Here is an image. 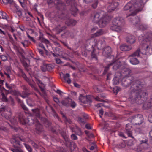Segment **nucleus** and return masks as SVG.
Here are the masks:
<instances>
[{"instance_id":"obj_16","label":"nucleus","mask_w":152,"mask_h":152,"mask_svg":"<svg viewBox=\"0 0 152 152\" xmlns=\"http://www.w3.org/2000/svg\"><path fill=\"white\" fill-rule=\"evenodd\" d=\"M105 42L102 39H100L98 40L95 45L99 50H103L105 45Z\"/></svg>"},{"instance_id":"obj_9","label":"nucleus","mask_w":152,"mask_h":152,"mask_svg":"<svg viewBox=\"0 0 152 152\" xmlns=\"http://www.w3.org/2000/svg\"><path fill=\"white\" fill-rule=\"evenodd\" d=\"M134 79V77L132 76L124 77L121 81V84L123 86L126 88L132 83Z\"/></svg>"},{"instance_id":"obj_58","label":"nucleus","mask_w":152,"mask_h":152,"mask_svg":"<svg viewBox=\"0 0 152 152\" xmlns=\"http://www.w3.org/2000/svg\"><path fill=\"white\" fill-rule=\"evenodd\" d=\"M66 28V26H64L59 29L58 31L59 33H60L64 31V30Z\"/></svg>"},{"instance_id":"obj_17","label":"nucleus","mask_w":152,"mask_h":152,"mask_svg":"<svg viewBox=\"0 0 152 152\" xmlns=\"http://www.w3.org/2000/svg\"><path fill=\"white\" fill-rule=\"evenodd\" d=\"M103 50L102 54L104 56L107 57L110 54L111 50L110 47L109 46L105 47L103 48Z\"/></svg>"},{"instance_id":"obj_27","label":"nucleus","mask_w":152,"mask_h":152,"mask_svg":"<svg viewBox=\"0 0 152 152\" xmlns=\"http://www.w3.org/2000/svg\"><path fill=\"white\" fill-rule=\"evenodd\" d=\"M104 33L102 29H100L95 33L92 34L91 37L94 38L99 37L103 34Z\"/></svg>"},{"instance_id":"obj_42","label":"nucleus","mask_w":152,"mask_h":152,"mask_svg":"<svg viewBox=\"0 0 152 152\" xmlns=\"http://www.w3.org/2000/svg\"><path fill=\"white\" fill-rule=\"evenodd\" d=\"M9 102H10L12 106H13L15 104V102L14 101V99L11 96H10L9 98V100H8V101Z\"/></svg>"},{"instance_id":"obj_38","label":"nucleus","mask_w":152,"mask_h":152,"mask_svg":"<svg viewBox=\"0 0 152 152\" xmlns=\"http://www.w3.org/2000/svg\"><path fill=\"white\" fill-rule=\"evenodd\" d=\"M9 93L13 95H19L20 92L15 90H11L10 91Z\"/></svg>"},{"instance_id":"obj_64","label":"nucleus","mask_w":152,"mask_h":152,"mask_svg":"<svg viewBox=\"0 0 152 152\" xmlns=\"http://www.w3.org/2000/svg\"><path fill=\"white\" fill-rule=\"evenodd\" d=\"M63 149L62 148L60 147L58 148L57 152H63Z\"/></svg>"},{"instance_id":"obj_28","label":"nucleus","mask_w":152,"mask_h":152,"mask_svg":"<svg viewBox=\"0 0 152 152\" xmlns=\"http://www.w3.org/2000/svg\"><path fill=\"white\" fill-rule=\"evenodd\" d=\"M130 58L129 61L132 64L135 65L139 63L138 60L135 57H129Z\"/></svg>"},{"instance_id":"obj_8","label":"nucleus","mask_w":152,"mask_h":152,"mask_svg":"<svg viewBox=\"0 0 152 152\" xmlns=\"http://www.w3.org/2000/svg\"><path fill=\"white\" fill-rule=\"evenodd\" d=\"M59 18L66 20L65 23L68 26H73L75 25L76 21L73 19L68 18L65 15L62 14L59 16Z\"/></svg>"},{"instance_id":"obj_62","label":"nucleus","mask_w":152,"mask_h":152,"mask_svg":"<svg viewBox=\"0 0 152 152\" xmlns=\"http://www.w3.org/2000/svg\"><path fill=\"white\" fill-rule=\"evenodd\" d=\"M55 60H56V63L57 64H60L61 63H62V61L60 59L57 58H55Z\"/></svg>"},{"instance_id":"obj_44","label":"nucleus","mask_w":152,"mask_h":152,"mask_svg":"<svg viewBox=\"0 0 152 152\" xmlns=\"http://www.w3.org/2000/svg\"><path fill=\"white\" fill-rule=\"evenodd\" d=\"M44 124L47 127L49 126L51 124L50 122L47 119H45Z\"/></svg>"},{"instance_id":"obj_37","label":"nucleus","mask_w":152,"mask_h":152,"mask_svg":"<svg viewBox=\"0 0 152 152\" xmlns=\"http://www.w3.org/2000/svg\"><path fill=\"white\" fill-rule=\"evenodd\" d=\"M0 15L2 17V19L7 20V15L5 12L3 11H1Z\"/></svg>"},{"instance_id":"obj_40","label":"nucleus","mask_w":152,"mask_h":152,"mask_svg":"<svg viewBox=\"0 0 152 152\" xmlns=\"http://www.w3.org/2000/svg\"><path fill=\"white\" fill-rule=\"evenodd\" d=\"M41 70L43 72H45L47 71V64H44L41 66Z\"/></svg>"},{"instance_id":"obj_35","label":"nucleus","mask_w":152,"mask_h":152,"mask_svg":"<svg viewBox=\"0 0 152 152\" xmlns=\"http://www.w3.org/2000/svg\"><path fill=\"white\" fill-rule=\"evenodd\" d=\"M31 94L30 93H27L26 92H23L22 94L20 93L19 95L20 96L23 98H26L28 96L30 95Z\"/></svg>"},{"instance_id":"obj_30","label":"nucleus","mask_w":152,"mask_h":152,"mask_svg":"<svg viewBox=\"0 0 152 152\" xmlns=\"http://www.w3.org/2000/svg\"><path fill=\"white\" fill-rule=\"evenodd\" d=\"M38 85L39 87L40 88L42 92H44L45 91V86L44 83L39 80H38Z\"/></svg>"},{"instance_id":"obj_45","label":"nucleus","mask_w":152,"mask_h":152,"mask_svg":"<svg viewBox=\"0 0 152 152\" xmlns=\"http://www.w3.org/2000/svg\"><path fill=\"white\" fill-rule=\"evenodd\" d=\"M91 58H94L96 60L97 59L96 55L95 53L94 50H93V51L92 52L91 54Z\"/></svg>"},{"instance_id":"obj_55","label":"nucleus","mask_w":152,"mask_h":152,"mask_svg":"<svg viewBox=\"0 0 152 152\" xmlns=\"http://www.w3.org/2000/svg\"><path fill=\"white\" fill-rule=\"evenodd\" d=\"M53 99L54 101L57 104H59L60 103L59 100L58 98L54 97H53Z\"/></svg>"},{"instance_id":"obj_51","label":"nucleus","mask_w":152,"mask_h":152,"mask_svg":"<svg viewBox=\"0 0 152 152\" xmlns=\"http://www.w3.org/2000/svg\"><path fill=\"white\" fill-rule=\"evenodd\" d=\"M33 146L35 148L37 149L38 148V145L36 143L32 141L31 143Z\"/></svg>"},{"instance_id":"obj_36","label":"nucleus","mask_w":152,"mask_h":152,"mask_svg":"<svg viewBox=\"0 0 152 152\" xmlns=\"http://www.w3.org/2000/svg\"><path fill=\"white\" fill-rule=\"evenodd\" d=\"M65 34L68 37H74L73 33L68 31H66L65 32Z\"/></svg>"},{"instance_id":"obj_49","label":"nucleus","mask_w":152,"mask_h":152,"mask_svg":"<svg viewBox=\"0 0 152 152\" xmlns=\"http://www.w3.org/2000/svg\"><path fill=\"white\" fill-rule=\"evenodd\" d=\"M21 106L22 107V108L23 109V110H24L25 111L27 112H28V109L26 107L24 104H22L21 105ZM26 113V112H25ZM27 112H26L27 113Z\"/></svg>"},{"instance_id":"obj_29","label":"nucleus","mask_w":152,"mask_h":152,"mask_svg":"<svg viewBox=\"0 0 152 152\" xmlns=\"http://www.w3.org/2000/svg\"><path fill=\"white\" fill-rule=\"evenodd\" d=\"M63 78L64 80L68 84H70L71 83V80L70 78V75L68 73H66L64 75Z\"/></svg>"},{"instance_id":"obj_43","label":"nucleus","mask_w":152,"mask_h":152,"mask_svg":"<svg viewBox=\"0 0 152 152\" xmlns=\"http://www.w3.org/2000/svg\"><path fill=\"white\" fill-rule=\"evenodd\" d=\"M35 82H34V83H32L30 85L31 87L33 89H34L35 91H39L38 89L35 86Z\"/></svg>"},{"instance_id":"obj_21","label":"nucleus","mask_w":152,"mask_h":152,"mask_svg":"<svg viewBox=\"0 0 152 152\" xmlns=\"http://www.w3.org/2000/svg\"><path fill=\"white\" fill-rule=\"evenodd\" d=\"M127 42L130 44H132L135 41V37L132 35H129L127 36L126 38Z\"/></svg>"},{"instance_id":"obj_60","label":"nucleus","mask_w":152,"mask_h":152,"mask_svg":"<svg viewBox=\"0 0 152 152\" xmlns=\"http://www.w3.org/2000/svg\"><path fill=\"white\" fill-rule=\"evenodd\" d=\"M71 138L73 140H76L77 139V136L74 134H72L71 135Z\"/></svg>"},{"instance_id":"obj_2","label":"nucleus","mask_w":152,"mask_h":152,"mask_svg":"<svg viewBox=\"0 0 152 152\" xmlns=\"http://www.w3.org/2000/svg\"><path fill=\"white\" fill-rule=\"evenodd\" d=\"M109 18L108 16L102 12L95 14L92 18V20L95 23H98L99 27L102 28L106 26Z\"/></svg>"},{"instance_id":"obj_23","label":"nucleus","mask_w":152,"mask_h":152,"mask_svg":"<svg viewBox=\"0 0 152 152\" xmlns=\"http://www.w3.org/2000/svg\"><path fill=\"white\" fill-rule=\"evenodd\" d=\"M144 39L147 42L152 41V32L147 33L145 35Z\"/></svg>"},{"instance_id":"obj_52","label":"nucleus","mask_w":152,"mask_h":152,"mask_svg":"<svg viewBox=\"0 0 152 152\" xmlns=\"http://www.w3.org/2000/svg\"><path fill=\"white\" fill-rule=\"evenodd\" d=\"M10 121L11 123L13 124H16L17 122V120L16 119L15 117L13 118L12 119H11Z\"/></svg>"},{"instance_id":"obj_4","label":"nucleus","mask_w":152,"mask_h":152,"mask_svg":"<svg viewBox=\"0 0 152 152\" xmlns=\"http://www.w3.org/2000/svg\"><path fill=\"white\" fill-rule=\"evenodd\" d=\"M144 4L141 5L140 7H139L140 8L139 10L136 9L133 12H132L129 15L127 16L129 17L128 19L133 24H137L139 26V28L142 30H145L146 29V26L143 25H140V19L137 16L134 17L137 13L141 10L142 9L143 7Z\"/></svg>"},{"instance_id":"obj_10","label":"nucleus","mask_w":152,"mask_h":152,"mask_svg":"<svg viewBox=\"0 0 152 152\" xmlns=\"http://www.w3.org/2000/svg\"><path fill=\"white\" fill-rule=\"evenodd\" d=\"M131 122L134 125H140L143 121L142 116L141 115H137L131 118Z\"/></svg>"},{"instance_id":"obj_20","label":"nucleus","mask_w":152,"mask_h":152,"mask_svg":"<svg viewBox=\"0 0 152 152\" xmlns=\"http://www.w3.org/2000/svg\"><path fill=\"white\" fill-rule=\"evenodd\" d=\"M131 72V71L129 69H124L122 71V76H124V77H129V75L130 74Z\"/></svg>"},{"instance_id":"obj_50","label":"nucleus","mask_w":152,"mask_h":152,"mask_svg":"<svg viewBox=\"0 0 152 152\" xmlns=\"http://www.w3.org/2000/svg\"><path fill=\"white\" fill-rule=\"evenodd\" d=\"M5 85L7 88L10 90L12 89L13 87L15 86L14 85H13V86H12L11 85H10L9 84H8L7 83H5Z\"/></svg>"},{"instance_id":"obj_5","label":"nucleus","mask_w":152,"mask_h":152,"mask_svg":"<svg viewBox=\"0 0 152 152\" xmlns=\"http://www.w3.org/2000/svg\"><path fill=\"white\" fill-rule=\"evenodd\" d=\"M25 141V138L23 137L18 136H13L11 140V142L14 148H11V151L13 152H23L20 146H21V142H24Z\"/></svg>"},{"instance_id":"obj_34","label":"nucleus","mask_w":152,"mask_h":152,"mask_svg":"<svg viewBox=\"0 0 152 152\" xmlns=\"http://www.w3.org/2000/svg\"><path fill=\"white\" fill-rule=\"evenodd\" d=\"M39 40L41 42L46 44H49V42L48 40L40 36L39 37Z\"/></svg>"},{"instance_id":"obj_24","label":"nucleus","mask_w":152,"mask_h":152,"mask_svg":"<svg viewBox=\"0 0 152 152\" xmlns=\"http://www.w3.org/2000/svg\"><path fill=\"white\" fill-rule=\"evenodd\" d=\"M120 49L121 50L123 51H128L131 49L132 47L131 46H128L125 44H123L121 45Z\"/></svg>"},{"instance_id":"obj_54","label":"nucleus","mask_w":152,"mask_h":152,"mask_svg":"<svg viewBox=\"0 0 152 152\" xmlns=\"http://www.w3.org/2000/svg\"><path fill=\"white\" fill-rule=\"evenodd\" d=\"M61 42L66 47L70 49V48L69 47L68 45V44L65 41H61Z\"/></svg>"},{"instance_id":"obj_53","label":"nucleus","mask_w":152,"mask_h":152,"mask_svg":"<svg viewBox=\"0 0 152 152\" xmlns=\"http://www.w3.org/2000/svg\"><path fill=\"white\" fill-rule=\"evenodd\" d=\"M4 29L0 28V34H1L5 36L6 35V32L5 31H4Z\"/></svg>"},{"instance_id":"obj_47","label":"nucleus","mask_w":152,"mask_h":152,"mask_svg":"<svg viewBox=\"0 0 152 152\" xmlns=\"http://www.w3.org/2000/svg\"><path fill=\"white\" fill-rule=\"evenodd\" d=\"M53 68V66L50 64H47V71H50Z\"/></svg>"},{"instance_id":"obj_3","label":"nucleus","mask_w":152,"mask_h":152,"mask_svg":"<svg viewBox=\"0 0 152 152\" xmlns=\"http://www.w3.org/2000/svg\"><path fill=\"white\" fill-rule=\"evenodd\" d=\"M18 119L20 123L23 125H25L26 124H28L30 125L32 123L35 124L36 126L35 129L37 132L38 133L40 132L43 131L42 126L36 118L34 119V121L31 119V121L32 122H30V120L27 119H26L24 116L23 113H20L18 115Z\"/></svg>"},{"instance_id":"obj_15","label":"nucleus","mask_w":152,"mask_h":152,"mask_svg":"<svg viewBox=\"0 0 152 152\" xmlns=\"http://www.w3.org/2000/svg\"><path fill=\"white\" fill-rule=\"evenodd\" d=\"M61 134L65 141V144L66 146L68 147L71 144V141L68 138L66 133L64 132H61Z\"/></svg>"},{"instance_id":"obj_32","label":"nucleus","mask_w":152,"mask_h":152,"mask_svg":"<svg viewBox=\"0 0 152 152\" xmlns=\"http://www.w3.org/2000/svg\"><path fill=\"white\" fill-rule=\"evenodd\" d=\"M140 49H138L137 50H136L135 52L134 53L130 55L129 56V57H135L136 56L139 57L140 56Z\"/></svg>"},{"instance_id":"obj_31","label":"nucleus","mask_w":152,"mask_h":152,"mask_svg":"<svg viewBox=\"0 0 152 152\" xmlns=\"http://www.w3.org/2000/svg\"><path fill=\"white\" fill-rule=\"evenodd\" d=\"M144 47L145 48H146L145 49V52H147L148 51H149L150 48L152 49V42H150L149 45L147 44H144Z\"/></svg>"},{"instance_id":"obj_11","label":"nucleus","mask_w":152,"mask_h":152,"mask_svg":"<svg viewBox=\"0 0 152 152\" xmlns=\"http://www.w3.org/2000/svg\"><path fill=\"white\" fill-rule=\"evenodd\" d=\"M143 3H141V2H139L138 3V6H137V5H135L134 6L131 2H129L125 6L124 8V10H130V11H132L133 12L136 9H137L138 10L140 9L139 7H140L141 5Z\"/></svg>"},{"instance_id":"obj_59","label":"nucleus","mask_w":152,"mask_h":152,"mask_svg":"<svg viewBox=\"0 0 152 152\" xmlns=\"http://www.w3.org/2000/svg\"><path fill=\"white\" fill-rule=\"evenodd\" d=\"M70 105H71V106L72 108H74L76 106V104L75 103V102L74 101L72 102H72H71V104H70Z\"/></svg>"},{"instance_id":"obj_13","label":"nucleus","mask_w":152,"mask_h":152,"mask_svg":"<svg viewBox=\"0 0 152 152\" xmlns=\"http://www.w3.org/2000/svg\"><path fill=\"white\" fill-rule=\"evenodd\" d=\"M122 76L121 73L120 72H117L115 73V77L113 78V83L116 85L119 83V80Z\"/></svg>"},{"instance_id":"obj_41","label":"nucleus","mask_w":152,"mask_h":152,"mask_svg":"<svg viewBox=\"0 0 152 152\" xmlns=\"http://www.w3.org/2000/svg\"><path fill=\"white\" fill-rule=\"evenodd\" d=\"M21 43L23 45V46L26 48L28 46V40H24L23 41L21 42Z\"/></svg>"},{"instance_id":"obj_6","label":"nucleus","mask_w":152,"mask_h":152,"mask_svg":"<svg viewBox=\"0 0 152 152\" xmlns=\"http://www.w3.org/2000/svg\"><path fill=\"white\" fill-rule=\"evenodd\" d=\"M124 22V20L121 17H119L115 18L112 22L111 29L118 32H121L123 29Z\"/></svg>"},{"instance_id":"obj_1","label":"nucleus","mask_w":152,"mask_h":152,"mask_svg":"<svg viewBox=\"0 0 152 152\" xmlns=\"http://www.w3.org/2000/svg\"><path fill=\"white\" fill-rule=\"evenodd\" d=\"M143 84L138 80L133 81L130 89L131 91L129 98L133 102H136L138 104H141L143 101L141 98L146 95V92L142 91L141 89Z\"/></svg>"},{"instance_id":"obj_18","label":"nucleus","mask_w":152,"mask_h":152,"mask_svg":"<svg viewBox=\"0 0 152 152\" xmlns=\"http://www.w3.org/2000/svg\"><path fill=\"white\" fill-rule=\"evenodd\" d=\"M0 90L2 101L5 102H8V100L7 98V94L5 95L3 92V90H5V91H6L7 90L4 88H2L1 87V86L0 85Z\"/></svg>"},{"instance_id":"obj_61","label":"nucleus","mask_w":152,"mask_h":152,"mask_svg":"<svg viewBox=\"0 0 152 152\" xmlns=\"http://www.w3.org/2000/svg\"><path fill=\"white\" fill-rule=\"evenodd\" d=\"M96 148V145L95 144H94L93 145L91 146V147L89 148V149L91 150H93L94 149Z\"/></svg>"},{"instance_id":"obj_7","label":"nucleus","mask_w":152,"mask_h":152,"mask_svg":"<svg viewBox=\"0 0 152 152\" xmlns=\"http://www.w3.org/2000/svg\"><path fill=\"white\" fill-rule=\"evenodd\" d=\"M121 63L119 61L114 60L111 63L109 64L105 68L104 72L105 74L106 73L108 70L109 68L111 66H113L112 68L113 70H116L117 69L119 68L121 66Z\"/></svg>"},{"instance_id":"obj_48","label":"nucleus","mask_w":152,"mask_h":152,"mask_svg":"<svg viewBox=\"0 0 152 152\" xmlns=\"http://www.w3.org/2000/svg\"><path fill=\"white\" fill-rule=\"evenodd\" d=\"M98 4V0H96L94 2L93 4H92V6L94 9H95L97 7Z\"/></svg>"},{"instance_id":"obj_25","label":"nucleus","mask_w":152,"mask_h":152,"mask_svg":"<svg viewBox=\"0 0 152 152\" xmlns=\"http://www.w3.org/2000/svg\"><path fill=\"white\" fill-rule=\"evenodd\" d=\"M82 98L84 99L87 100L88 102H91L92 99L91 97L90 96H88L86 97L83 96L81 94H80V96L79 97V100L82 102L85 103V102L84 101H83L81 99Z\"/></svg>"},{"instance_id":"obj_33","label":"nucleus","mask_w":152,"mask_h":152,"mask_svg":"<svg viewBox=\"0 0 152 152\" xmlns=\"http://www.w3.org/2000/svg\"><path fill=\"white\" fill-rule=\"evenodd\" d=\"M57 4L58 7L59 8V9H62V7H64V4L61 1H58L57 2Z\"/></svg>"},{"instance_id":"obj_14","label":"nucleus","mask_w":152,"mask_h":152,"mask_svg":"<svg viewBox=\"0 0 152 152\" xmlns=\"http://www.w3.org/2000/svg\"><path fill=\"white\" fill-rule=\"evenodd\" d=\"M132 126L131 124H127L126 126V132L127 134L129 137L134 138V137L132 134Z\"/></svg>"},{"instance_id":"obj_46","label":"nucleus","mask_w":152,"mask_h":152,"mask_svg":"<svg viewBox=\"0 0 152 152\" xmlns=\"http://www.w3.org/2000/svg\"><path fill=\"white\" fill-rule=\"evenodd\" d=\"M19 2L20 3L22 7L24 9L25 7V0H18Z\"/></svg>"},{"instance_id":"obj_57","label":"nucleus","mask_w":152,"mask_h":152,"mask_svg":"<svg viewBox=\"0 0 152 152\" xmlns=\"http://www.w3.org/2000/svg\"><path fill=\"white\" fill-rule=\"evenodd\" d=\"M0 57L1 60L4 61H5L7 60V56L4 55H1L0 56Z\"/></svg>"},{"instance_id":"obj_56","label":"nucleus","mask_w":152,"mask_h":152,"mask_svg":"<svg viewBox=\"0 0 152 152\" xmlns=\"http://www.w3.org/2000/svg\"><path fill=\"white\" fill-rule=\"evenodd\" d=\"M4 3L6 4L8 3H11L12 1V0H2Z\"/></svg>"},{"instance_id":"obj_39","label":"nucleus","mask_w":152,"mask_h":152,"mask_svg":"<svg viewBox=\"0 0 152 152\" xmlns=\"http://www.w3.org/2000/svg\"><path fill=\"white\" fill-rule=\"evenodd\" d=\"M24 145L26 149L29 152H32V149L30 146L26 143H24Z\"/></svg>"},{"instance_id":"obj_26","label":"nucleus","mask_w":152,"mask_h":152,"mask_svg":"<svg viewBox=\"0 0 152 152\" xmlns=\"http://www.w3.org/2000/svg\"><path fill=\"white\" fill-rule=\"evenodd\" d=\"M8 110H5L4 112L2 113V115L6 118H9L11 114V110L10 108L8 109Z\"/></svg>"},{"instance_id":"obj_12","label":"nucleus","mask_w":152,"mask_h":152,"mask_svg":"<svg viewBox=\"0 0 152 152\" xmlns=\"http://www.w3.org/2000/svg\"><path fill=\"white\" fill-rule=\"evenodd\" d=\"M118 5L117 2H114L113 0H110L108 4L107 10L108 12H111L114 11Z\"/></svg>"},{"instance_id":"obj_22","label":"nucleus","mask_w":152,"mask_h":152,"mask_svg":"<svg viewBox=\"0 0 152 152\" xmlns=\"http://www.w3.org/2000/svg\"><path fill=\"white\" fill-rule=\"evenodd\" d=\"M72 102V99L70 98H67L62 100L61 102V103L63 105L66 107H68L70 105Z\"/></svg>"},{"instance_id":"obj_19","label":"nucleus","mask_w":152,"mask_h":152,"mask_svg":"<svg viewBox=\"0 0 152 152\" xmlns=\"http://www.w3.org/2000/svg\"><path fill=\"white\" fill-rule=\"evenodd\" d=\"M14 7L15 8V10L13 11V12L16 13L19 16H21L22 15V10L19 8V6L16 4H14Z\"/></svg>"},{"instance_id":"obj_63","label":"nucleus","mask_w":152,"mask_h":152,"mask_svg":"<svg viewBox=\"0 0 152 152\" xmlns=\"http://www.w3.org/2000/svg\"><path fill=\"white\" fill-rule=\"evenodd\" d=\"M78 121L79 122L81 123H84L85 122L84 120L82 118L80 117L78 118Z\"/></svg>"}]
</instances>
